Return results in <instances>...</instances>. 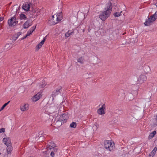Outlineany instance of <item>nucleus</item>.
Instances as JSON below:
<instances>
[{
    "instance_id": "17",
    "label": "nucleus",
    "mask_w": 157,
    "mask_h": 157,
    "mask_svg": "<svg viewBox=\"0 0 157 157\" xmlns=\"http://www.w3.org/2000/svg\"><path fill=\"white\" fill-rule=\"evenodd\" d=\"M157 150V147H155L154 148L153 150L150 153V154L149 155L150 157L151 156L152 157L155 154V152Z\"/></svg>"
},
{
    "instance_id": "6",
    "label": "nucleus",
    "mask_w": 157,
    "mask_h": 157,
    "mask_svg": "<svg viewBox=\"0 0 157 157\" xmlns=\"http://www.w3.org/2000/svg\"><path fill=\"white\" fill-rule=\"evenodd\" d=\"M18 21L16 20V18L14 17H13L10 19L8 20L9 25L10 26H14L17 24Z\"/></svg>"
},
{
    "instance_id": "35",
    "label": "nucleus",
    "mask_w": 157,
    "mask_h": 157,
    "mask_svg": "<svg viewBox=\"0 0 157 157\" xmlns=\"http://www.w3.org/2000/svg\"><path fill=\"white\" fill-rule=\"evenodd\" d=\"M21 32H18L17 33V34H15L16 35H17L18 37H19V36L21 35Z\"/></svg>"
},
{
    "instance_id": "29",
    "label": "nucleus",
    "mask_w": 157,
    "mask_h": 157,
    "mask_svg": "<svg viewBox=\"0 0 157 157\" xmlns=\"http://www.w3.org/2000/svg\"><path fill=\"white\" fill-rule=\"evenodd\" d=\"M18 37L17 35H16V34H15L13 37V39L14 40H15Z\"/></svg>"
},
{
    "instance_id": "27",
    "label": "nucleus",
    "mask_w": 157,
    "mask_h": 157,
    "mask_svg": "<svg viewBox=\"0 0 157 157\" xmlns=\"http://www.w3.org/2000/svg\"><path fill=\"white\" fill-rule=\"evenodd\" d=\"M122 11H121L120 13L116 12L114 13L113 15L115 17H118L121 16V13H122Z\"/></svg>"
},
{
    "instance_id": "39",
    "label": "nucleus",
    "mask_w": 157,
    "mask_h": 157,
    "mask_svg": "<svg viewBox=\"0 0 157 157\" xmlns=\"http://www.w3.org/2000/svg\"><path fill=\"white\" fill-rule=\"evenodd\" d=\"M54 151H56L57 150V148H54Z\"/></svg>"
},
{
    "instance_id": "3",
    "label": "nucleus",
    "mask_w": 157,
    "mask_h": 157,
    "mask_svg": "<svg viewBox=\"0 0 157 157\" xmlns=\"http://www.w3.org/2000/svg\"><path fill=\"white\" fill-rule=\"evenodd\" d=\"M114 143L112 141L105 140L104 142V147L107 150L111 151L114 148Z\"/></svg>"
},
{
    "instance_id": "12",
    "label": "nucleus",
    "mask_w": 157,
    "mask_h": 157,
    "mask_svg": "<svg viewBox=\"0 0 157 157\" xmlns=\"http://www.w3.org/2000/svg\"><path fill=\"white\" fill-rule=\"evenodd\" d=\"M32 21L31 20H27L23 25V27L24 29L28 28L32 25Z\"/></svg>"
},
{
    "instance_id": "14",
    "label": "nucleus",
    "mask_w": 157,
    "mask_h": 157,
    "mask_svg": "<svg viewBox=\"0 0 157 157\" xmlns=\"http://www.w3.org/2000/svg\"><path fill=\"white\" fill-rule=\"evenodd\" d=\"M3 141L4 144L6 146L11 144V140L9 138H3Z\"/></svg>"
},
{
    "instance_id": "19",
    "label": "nucleus",
    "mask_w": 157,
    "mask_h": 157,
    "mask_svg": "<svg viewBox=\"0 0 157 157\" xmlns=\"http://www.w3.org/2000/svg\"><path fill=\"white\" fill-rule=\"evenodd\" d=\"M45 41V37L44 38L43 40L37 45V47L39 49L41 47L43 44H44V43Z\"/></svg>"
},
{
    "instance_id": "20",
    "label": "nucleus",
    "mask_w": 157,
    "mask_h": 157,
    "mask_svg": "<svg viewBox=\"0 0 157 157\" xmlns=\"http://www.w3.org/2000/svg\"><path fill=\"white\" fill-rule=\"evenodd\" d=\"M153 125L154 127H155L157 125V115L156 117L154 119L152 120Z\"/></svg>"
},
{
    "instance_id": "21",
    "label": "nucleus",
    "mask_w": 157,
    "mask_h": 157,
    "mask_svg": "<svg viewBox=\"0 0 157 157\" xmlns=\"http://www.w3.org/2000/svg\"><path fill=\"white\" fill-rule=\"evenodd\" d=\"M156 132L155 131H154L152 132L149 135V139L152 138L154 136V135L156 134Z\"/></svg>"
},
{
    "instance_id": "24",
    "label": "nucleus",
    "mask_w": 157,
    "mask_h": 157,
    "mask_svg": "<svg viewBox=\"0 0 157 157\" xmlns=\"http://www.w3.org/2000/svg\"><path fill=\"white\" fill-rule=\"evenodd\" d=\"M70 126L71 128H75L76 127V123L75 122H73L70 124Z\"/></svg>"
},
{
    "instance_id": "40",
    "label": "nucleus",
    "mask_w": 157,
    "mask_h": 157,
    "mask_svg": "<svg viewBox=\"0 0 157 157\" xmlns=\"http://www.w3.org/2000/svg\"><path fill=\"white\" fill-rule=\"evenodd\" d=\"M29 31H30V32L32 33L33 32H32V30H31V29H30V30Z\"/></svg>"
},
{
    "instance_id": "38",
    "label": "nucleus",
    "mask_w": 157,
    "mask_h": 157,
    "mask_svg": "<svg viewBox=\"0 0 157 157\" xmlns=\"http://www.w3.org/2000/svg\"><path fill=\"white\" fill-rule=\"evenodd\" d=\"M28 36H27V35H26L23 38L21 39L23 40L25 38H26V37H27Z\"/></svg>"
},
{
    "instance_id": "41",
    "label": "nucleus",
    "mask_w": 157,
    "mask_h": 157,
    "mask_svg": "<svg viewBox=\"0 0 157 157\" xmlns=\"http://www.w3.org/2000/svg\"><path fill=\"white\" fill-rule=\"evenodd\" d=\"M155 5L157 7V2L155 3Z\"/></svg>"
},
{
    "instance_id": "36",
    "label": "nucleus",
    "mask_w": 157,
    "mask_h": 157,
    "mask_svg": "<svg viewBox=\"0 0 157 157\" xmlns=\"http://www.w3.org/2000/svg\"><path fill=\"white\" fill-rule=\"evenodd\" d=\"M114 6V9H116V8L117 7V8L118 9V7L117 6V5H114L113 6Z\"/></svg>"
},
{
    "instance_id": "37",
    "label": "nucleus",
    "mask_w": 157,
    "mask_h": 157,
    "mask_svg": "<svg viewBox=\"0 0 157 157\" xmlns=\"http://www.w3.org/2000/svg\"><path fill=\"white\" fill-rule=\"evenodd\" d=\"M3 18L2 17H0V21H2L3 20Z\"/></svg>"
},
{
    "instance_id": "31",
    "label": "nucleus",
    "mask_w": 157,
    "mask_h": 157,
    "mask_svg": "<svg viewBox=\"0 0 157 157\" xmlns=\"http://www.w3.org/2000/svg\"><path fill=\"white\" fill-rule=\"evenodd\" d=\"M36 28V26L35 27L33 26L30 29H31V30H32V32H33L34 31Z\"/></svg>"
},
{
    "instance_id": "33",
    "label": "nucleus",
    "mask_w": 157,
    "mask_h": 157,
    "mask_svg": "<svg viewBox=\"0 0 157 157\" xmlns=\"http://www.w3.org/2000/svg\"><path fill=\"white\" fill-rule=\"evenodd\" d=\"M9 44H6V45L5 46V48H6V49H9L10 48H9Z\"/></svg>"
},
{
    "instance_id": "1",
    "label": "nucleus",
    "mask_w": 157,
    "mask_h": 157,
    "mask_svg": "<svg viewBox=\"0 0 157 157\" xmlns=\"http://www.w3.org/2000/svg\"><path fill=\"white\" fill-rule=\"evenodd\" d=\"M112 8V4L109 2L106 4L105 11L102 12L99 15V17L102 21H105L110 16Z\"/></svg>"
},
{
    "instance_id": "10",
    "label": "nucleus",
    "mask_w": 157,
    "mask_h": 157,
    "mask_svg": "<svg viewBox=\"0 0 157 157\" xmlns=\"http://www.w3.org/2000/svg\"><path fill=\"white\" fill-rule=\"evenodd\" d=\"M69 116L67 113H65L62 115L60 117V119L63 122H66V120L68 118Z\"/></svg>"
},
{
    "instance_id": "23",
    "label": "nucleus",
    "mask_w": 157,
    "mask_h": 157,
    "mask_svg": "<svg viewBox=\"0 0 157 157\" xmlns=\"http://www.w3.org/2000/svg\"><path fill=\"white\" fill-rule=\"evenodd\" d=\"M46 85V82L44 81H43L41 84L39 86L40 88H44Z\"/></svg>"
},
{
    "instance_id": "34",
    "label": "nucleus",
    "mask_w": 157,
    "mask_h": 157,
    "mask_svg": "<svg viewBox=\"0 0 157 157\" xmlns=\"http://www.w3.org/2000/svg\"><path fill=\"white\" fill-rule=\"evenodd\" d=\"M32 33L28 31L26 35L28 36H29Z\"/></svg>"
},
{
    "instance_id": "28",
    "label": "nucleus",
    "mask_w": 157,
    "mask_h": 157,
    "mask_svg": "<svg viewBox=\"0 0 157 157\" xmlns=\"http://www.w3.org/2000/svg\"><path fill=\"white\" fill-rule=\"evenodd\" d=\"M20 18L21 19H24L26 18V17L25 15L23 13H21L20 14Z\"/></svg>"
},
{
    "instance_id": "8",
    "label": "nucleus",
    "mask_w": 157,
    "mask_h": 157,
    "mask_svg": "<svg viewBox=\"0 0 157 157\" xmlns=\"http://www.w3.org/2000/svg\"><path fill=\"white\" fill-rule=\"evenodd\" d=\"M147 79V77L144 75H140L138 80V82L142 84L146 81Z\"/></svg>"
},
{
    "instance_id": "7",
    "label": "nucleus",
    "mask_w": 157,
    "mask_h": 157,
    "mask_svg": "<svg viewBox=\"0 0 157 157\" xmlns=\"http://www.w3.org/2000/svg\"><path fill=\"white\" fill-rule=\"evenodd\" d=\"M105 104L102 105L101 107L97 110V113L100 115H103L105 113Z\"/></svg>"
},
{
    "instance_id": "18",
    "label": "nucleus",
    "mask_w": 157,
    "mask_h": 157,
    "mask_svg": "<svg viewBox=\"0 0 157 157\" xmlns=\"http://www.w3.org/2000/svg\"><path fill=\"white\" fill-rule=\"evenodd\" d=\"M12 147L11 144L7 146V151L8 153L11 152L12 150Z\"/></svg>"
},
{
    "instance_id": "15",
    "label": "nucleus",
    "mask_w": 157,
    "mask_h": 157,
    "mask_svg": "<svg viewBox=\"0 0 157 157\" xmlns=\"http://www.w3.org/2000/svg\"><path fill=\"white\" fill-rule=\"evenodd\" d=\"M60 93L59 92V89H57L56 90L54 91L52 93V97L53 98L55 97L57 95L59 94Z\"/></svg>"
},
{
    "instance_id": "2",
    "label": "nucleus",
    "mask_w": 157,
    "mask_h": 157,
    "mask_svg": "<svg viewBox=\"0 0 157 157\" xmlns=\"http://www.w3.org/2000/svg\"><path fill=\"white\" fill-rule=\"evenodd\" d=\"M62 19V13L60 12L56 15L52 16V18L50 20V24L51 25H54L57 23Z\"/></svg>"
},
{
    "instance_id": "26",
    "label": "nucleus",
    "mask_w": 157,
    "mask_h": 157,
    "mask_svg": "<svg viewBox=\"0 0 157 157\" xmlns=\"http://www.w3.org/2000/svg\"><path fill=\"white\" fill-rule=\"evenodd\" d=\"M10 102V101H9L5 103L1 108L0 109V111L3 109L5 108V107L8 105L9 103Z\"/></svg>"
},
{
    "instance_id": "9",
    "label": "nucleus",
    "mask_w": 157,
    "mask_h": 157,
    "mask_svg": "<svg viewBox=\"0 0 157 157\" xmlns=\"http://www.w3.org/2000/svg\"><path fill=\"white\" fill-rule=\"evenodd\" d=\"M42 93L39 92L35 95L32 98V99L33 101L36 102L39 100L42 96Z\"/></svg>"
},
{
    "instance_id": "43",
    "label": "nucleus",
    "mask_w": 157,
    "mask_h": 157,
    "mask_svg": "<svg viewBox=\"0 0 157 157\" xmlns=\"http://www.w3.org/2000/svg\"><path fill=\"white\" fill-rule=\"evenodd\" d=\"M1 154V153H0V155Z\"/></svg>"
},
{
    "instance_id": "5",
    "label": "nucleus",
    "mask_w": 157,
    "mask_h": 157,
    "mask_svg": "<svg viewBox=\"0 0 157 157\" xmlns=\"http://www.w3.org/2000/svg\"><path fill=\"white\" fill-rule=\"evenodd\" d=\"M59 105L58 104H55L54 102L52 103L48 107V110L50 112L53 113L57 112L59 110Z\"/></svg>"
},
{
    "instance_id": "13",
    "label": "nucleus",
    "mask_w": 157,
    "mask_h": 157,
    "mask_svg": "<svg viewBox=\"0 0 157 157\" xmlns=\"http://www.w3.org/2000/svg\"><path fill=\"white\" fill-rule=\"evenodd\" d=\"M30 4L29 3H26L23 5L22 8L25 10L28 11L29 10L30 6Z\"/></svg>"
},
{
    "instance_id": "4",
    "label": "nucleus",
    "mask_w": 157,
    "mask_h": 157,
    "mask_svg": "<svg viewBox=\"0 0 157 157\" xmlns=\"http://www.w3.org/2000/svg\"><path fill=\"white\" fill-rule=\"evenodd\" d=\"M157 18V11L152 16L148 18L147 21H146L144 23V25L145 26H149L150 25V23L154 21Z\"/></svg>"
},
{
    "instance_id": "11",
    "label": "nucleus",
    "mask_w": 157,
    "mask_h": 157,
    "mask_svg": "<svg viewBox=\"0 0 157 157\" xmlns=\"http://www.w3.org/2000/svg\"><path fill=\"white\" fill-rule=\"evenodd\" d=\"M29 108V105L28 104H23L21 105L20 107V109L22 111L27 110Z\"/></svg>"
},
{
    "instance_id": "32",
    "label": "nucleus",
    "mask_w": 157,
    "mask_h": 157,
    "mask_svg": "<svg viewBox=\"0 0 157 157\" xmlns=\"http://www.w3.org/2000/svg\"><path fill=\"white\" fill-rule=\"evenodd\" d=\"M50 155L52 157H54L55 153L53 151H52Z\"/></svg>"
},
{
    "instance_id": "22",
    "label": "nucleus",
    "mask_w": 157,
    "mask_h": 157,
    "mask_svg": "<svg viewBox=\"0 0 157 157\" xmlns=\"http://www.w3.org/2000/svg\"><path fill=\"white\" fill-rule=\"evenodd\" d=\"M84 59L82 57H81L78 59V61L81 63H83L84 62Z\"/></svg>"
},
{
    "instance_id": "30",
    "label": "nucleus",
    "mask_w": 157,
    "mask_h": 157,
    "mask_svg": "<svg viewBox=\"0 0 157 157\" xmlns=\"http://www.w3.org/2000/svg\"><path fill=\"white\" fill-rule=\"evenodd\" d=\"M5 131V129L4 128H2L0 129V133L4 132Z\"/></svg>"
},
{
    "instance_id": "25",
    "label": "nucleus",
    "mask_w": 157,
    "mask_h": 157,
    "mask_svg": "<svg viewBox=\"0 0 157 157\" xmlns=\"http://www.w3.org/2000/svg\"><path fill=\"white\" fill-rule=\"evenodd\" d=\"M98 125L96 123L93 126V129L94 131H96L98 128Z\"/></svg>"
},
{
    "instance_id": "16",
    "label": "nucleus",
    "mask_w": 157,
    "mask_h": 157,
    "mask_svg": "<svg viewBox=\"0 0 157 157\" xmlns=\"http://www.w3.org/2000/svg\"><path fill=\"white\" fill-rule=\"evenodd\" d=\"M74 33V31L68 30L67 32H66L65 35V36L66 37H69L70 35H71Z\"/></svg>"
},
{
    "instance_id": "42",
    "label": "nucleus",
    "mask_w": 157,
    "mask_h": 157,
    "mask_svg": "<svg viewBox=\"0 0 157 157\" xmlns=\"http://www.w3.org/2000/svg\"><path fill=\"white\" fill-rule=\"evenodd\" d=\"M125 33H124L123 34V35H124L125 34Z\"/></svg>"
}]
</instances>
